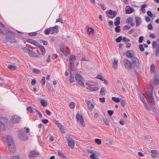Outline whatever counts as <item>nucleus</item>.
I'll return each instance as SVG.
<instances>
[{
  "label": "nucleus",
  "mask_w": 159,
  "mask_h": 159,
  "mask_svg": "<svg viewBox=\"0 0 159 159\" xmlns=\"http://www.w3.org/2000/svg\"><path fill=\"white\" fill-rule=\"evenodd\" d=\"M7 139L9 151L11 152L14 153L16 151V148L12 138L10 136H7Z\"/></svg>",
  "instance_id": "nucleus-1"
},
{
  "label": "nucleus",
  "mask_w": 159,
  "mask_h": 159,
  "mask_svg": "<svg viewBox=\"0 0 159 159\" xmlns=\"http://www.w3.org/2000/svg\"><path fill=\"white\" fill-rule=\"evenodd\" d=\"M58 26L56 25L54 27H50L45 29L44 34L47 35H48L50 34H53L58 33Z\"/></svg>",
  "instance_id": "nucleus-2"
},
{
  "label": "nucleus",
  "mask_w": 159,
  "mask_h": 159,
  "mask_svg": "<svg viewBox=\"0 0 159 159\" xmlns=\"http://www.w3.org/2000/svg\"><path fill=\"white\" fill-rule=\"evenodd\" d=\"M25 128L24 129H21L19 132L18 137L22 141H25L28 139L27 134L25 133Z\"/></svg>",
  "instance_id": "nucleus-3"
},
{
  "label": "nucleus",
  "mask_w": 159,
  "mask_h": 159,
  "mask_svg": "<svg viewBox=\"0 0 159 159\" xmlns=\"http://www.w3.org/2000/svg\"><path fill=\"white\" fill-rule=\"evenodd\" d=\"M7 120L4 117H0V129L2 131H4L5 129V127L4 124L6 123Z\"/></svg>",
  "instance_id": "nucleus-4"
},
{
  "label": "nucleus",
  "mask_w": 159,
  "mask_h": 159,
  "mask_svg": "<svg viewBox=\"0 0 159 159\" xmlns=\"http://www.w3.org/2000/svg\"><path fill=\"white\" fill-rule=\"evenodd\" d=\"M75 79L77 83L81 86H84V84L83 81V78L82 76L79 74H76L75 76Z\"/></svg>",
  "instance_id": "nucleus-5"
},
{
  "label": "nucleus",
  "mask_w": 159,
  "mask_h": 159,
  "mask_svg": "<svg viewBox=\"0 0 159 159\" xmlns=\"http://www.w3.org/2000/svg\"><path fill=\"white\" fill-rule=\"evenodd\" d=\"M76 117L77 121L80 122L82 126L84 127L85 124L84 123L82 115L81 114H80L79 113H77L76 114Z\"/></svg>",
  "instance_id": "nucleus-6"
},
{
  "label": "nucleus",
  "mask_w": 159,
  "mask_h": 159,
  "mask_svg": "<svg viewBox=\"0 0 159 159\" xmlns=\"http://www.w3.org/2000/svg\"><path fill=\"white\" fill-rule=\"evenodd\" d=\"M106 14L108 17L110 18L113 19L117 15V12L115 11H112L110 10L106 11Z\"/></svg>",
  "instance_id": "nucleus-7"
},
{
  "label": "nucleus",
  "mask_w": 159,
  "mask_h": 159,
  "mask_svg": "<svg viewBox=\"0 0 159 159\" xmlns=\"http://www.w3.org/2000/svg\"><path fill=\"white\" fill-rule=\"evenodd\" d=\"M39 154V152L35 150L31 151L28 154V156L30 159H34Z\"/></svg>",
  "instance_id": "nucleus-8"
},
{
  "label": "nucleus",
  "mask_w": 159,
  "mask_h": 159,
  "mask_svg": "<svg viewBox=\"0 0 159 159\" xmlns=\"http://www.w3.org/2000/svg\"><path fill=\"white\" fill-rule=\"evenodd\" d=\"M67 140L68 143V146L71 148H73L74 147L75 142L73 139L70 137H68Z\"/></svg>",
  "instance_id": "nucleus-9"
},
{
  "label": "nucleus",
  "mask_w": 159,
  "mask_h": 159,
  "mask_svg": "<svg viewBox=\"0 0 159 159\" xmlns=\"http://www.w3.org/2000/svg\"><path fill=\"white\" fill-rule=\"evenodd\" d=\"M21 120V118L16 115L13 116L11 118V122L14 124L18 123Z\"/></svg>",
  "instance_id": "nucleus-10"
},
{
  "label": "nucleus",
  "mask_w": 159,
  "mask_h": 159,
  "mask_svg": "<svg viewBox=\"0 0 159 159\" xmlns=\"http://www.w3.org/2000/svg\"><path fill=\"white\" fill-rule=\"evenodd\" d=\"M131 65L134 66L138 67L139 66V60L136 57H134L132 59Z\"/></svg>",
  "instance_id": "nucleus-11"
},
{
  "label": "nucleus",
  "mask_w": 159,
  "mask_h": 159,
  "mask_svg": "<svg viewBox=\"0 0 159 159\" xmlns=\"http://www.w3.org/2000/svg\"><path fill=\"white\" fill-rule=\"evenodd\" d=\"M124 64L125 67L128 69H130L131 68V63L127 59H124Z\"/></svg>",
  "instance_id": "nucleus-12"
},
{
  "label": "nucleus",
  "mask_w": 159,
  "mask_h": 159,
  "mask_svg": "<svg viewBox=\"0 0 159 159\" xmlns=\"http://www.w3.org/2000/svg\"><path fill=\"white\" fill-rule=\"evenodd\" d=\"M126 56L132 59L134 57V52L132 50H128L126 53Z\"/></svg>",
  "instance_id": "nucleus-13"
},
{
  "label": "nucleus",
  "mask_w": 159,
  "mask_h": 159,
  "mask_svg": "<svg viewBox=\"0 0 159 159\" xmlns=\"http://www.w3.org/2000/svg\"><path fill=\"white\" fill-rule=\"evenodd\" d=\"M135 19L136 26L138 27L141 24L142 22V19L141 18L138 16H135Z\"/></svg>",
  "instance_id": "nucleus-14"
},
{
  "label": "nucleus",
  "mask_w": 159,
  "mask_h": 159,
  "mask_svg": "<svg viewBox=\"0 0 159 159\" xmlns=\"http://www.w3.org/2000/svg\"><path fill=\"white\" fill-rule=\"evenodd\" d=\"M60 49L66 56L68 55V53L65 49V46L64 44H62L60 46Z\"/></svg>",
  "instance_id": "nucleus-15"
},
{
  "label": "nucleus",
  "mask_w": 159,
  "mask_h": 159,
  "mask_svg": "<svg viewBox=\"0 0 159 159\" xmlns=\"http://www.w3.org/2000/svg\"><path fill=\"white\" fill-rule=\"evenodd\" d=\"M26 41L27 42L32 44L36 46H39V43L36 41L30 39H28Z\"/></svg>",
  "instance_id": "nucleus-16"
},
{
  "label": "nucleus",
  "mask_w": 159,
  "mask_h": 159,
  "mask_svg": "<svg viewBox=\"0 0 159 159\" xmlns=\"http://www.w3.org/2000/svg\"><path fill=\"white\" fill-rule=\"evenodd\" d=\"M126 13L127 14L132 13L134 11V9L133 8L129 6H127L126 7Z\"/></svg>",
  "instance_id": "nucleus-17"
},
{
  "label": "nucleus",
  "mask_w": 159,
  "mask_h": 159,
  "mask_svg": "<svg viewBox=\"0 0 159 159\" xmlns=\"http://www.w3.org/2000/svg\"><path fill=\"white\" fill-rule=\"evenodd\" d=\"M87 104L88 106V108L89 110L91 111L94 107V105L90 100H88Z\"/></svg>",
  "instance_id": "nucleus-18"
},
{
  "label": "nucleus",
  "mask_w": 159,
  "mask_h": 159,
  "mask_svg": "<svg viewBox=\"0 0 159 159\" xmlns=\"http://www.w3.org/2000/svg\"><path fill=\"white\" fill-rule=\"evenodd\" d=\"M6 39L7 41H8L9 42L11 43H14L16 42V39L11 37L7 36L6 38Z\"/></svg>",
  "instance_id": "nucleus-19"
},
{
  "label": "nucleus",
  "mask_w": 159,
  "mask_h": 159,
  "mask_svg": "<svg viewBox=\"0 0 159 159\" xmlns=\"http://www.w3.org/2000/svg\"><path fill=\"white\" fill-rule=\"evenodd\" d=\"M86 89L90 91H97L98 90V88L97 86L87 87Z\"/></svg>",
  "instance_id": "nucleus-20"
},
{
  "label": "nucleus",
  "mask_w": 159,
  "mask_h": 159,
  "mask_svg": "<svg viewBox=\"0 0 159 159\" xmlns=\"http://www.w3.org/2000/svg\"><path fill=\"white\" fill-rule=\"evenodd\" d=\"M28 54L30 57H39L35 52L32 50H30Z\"/></svg>",
  "instance_id": "nucleus-21"
},
{
  "label": "nucleus",
  "mask_w": 159,
  "mask_h": 159,
  "mask_svg": "<svg viewBox=\"0 0 159 159\" xmlns=\"http://www.w3.org/2000/svg\"><path fill=\"white\" fill-rule=\"evenodd\" d=\"M118 61L116 59H115L112 63V67L115 69H116L118 67Z\"/></svg>",
  "instance_id": "nucleus-22"
},
{
  "label": "nucleus",
  "mask_w": 159,
  "mask_h": 159,
  "mask_svg": "<svg viewBox=\"0 0 159 159\" xmlns=\"http://www.w3.org/2000/svg\"><path fill=\"white\" fill-rule=\"evenodd\" d=\"M133 19L132 17L128 18L126 22L127 23H128L130 24L132 26H133L134 25V24L133 23Z\"/></svg>",
  "instance_id": "nucleus-23"
},
{
  "label": "nucleus",
  "mask_w": 159,
  "mask_h": 159,
  "mask_svg": "<svg viewBox=\"0 0 159 159\" xmlns=\"http://www.w3.org/2000/svg\"><path fill=\"white\" fill-rule=\"evenodd\" d=\"M39 48L40 51H41L42 55L44 56L45 53V49L43 46H42L39 44V46H37Z\"/></svg>",
  "instance_id": "nucleus-24"
},
{
  "label": "nucleus",
  "mask_w": 159,
  "mask_h": 159,
  "mask_svg": "<svg viewBox=\"0 0 159 159\" xmlns=\"http://www.w3.org/2000/svg\"><path fill=\"white\" fill-rule=\"evenodd\" d=\"M115 25L117 26L120 23V18L119 17H117L115 19Z\"/></svg>",
  "instance_id": "nucleus-25"
},
{
  "label": "nucleus",
  "mask_w": 159,
  "mask_h": 159,
  "mask_svg": "<svg viewBox=\"0 0 159 159\" xmlns=\"http://www.w3.org/2000/svg\"><path fill=\"white\" fill-rule=\"evenodd\" d=\"M17 68L16 66L12 65H9L8 66V68L12 70H15L17 69Z\"/></svg>",
  "instance_id": "nucleus-26"
},
{
  "label": "nucleus",
  "mask_w": 159,
  "mask_h": 159,
  "mask_svg": "<svg viewBox=\"0 0 159 159\" xmlns=\"http://www.w3.org/2000/svg\"><path fill=\"white\" fill-rule=\"evenodd\" d=\"M57 153L58 155L59 156H60L61 158H66V156L60 150H58L57 151Z\"/></svg>",
  "instance_id": "nucleus-27"
},
{
  "label": "nucleus",
  "mask_w": 159,
  "mask_h": 159,
  "mask_svg": "<svg viewBox=\"0 0 159 159\" xmlns=\"http://www.w3.org/2000/svg\"><path fill=\"white\" fill-rule=\"evenodd\" d=\"M88 31L90 35L93 34L94 33V30L93 28H88Z\"/></svg>",
  "instance_id": "nucleus-28"
},
{
  "label": "nucleus",
  "mask_w": 159,
  "mask_h": 159,
  "mask_svg": "<svg viewBox=\"0 0 159 159\" xmlns=\"http://www.w3.org/2000/svg\"><path fill=\"white\" fill-rule=\"evenodd\" d=\"M147 6V5L146 4H143L141 8L140 9V10L142 12V13H144L145 12L146 10L145 9V8Z\"/></svg>",
  "instance_id": "nucleus-29"
},
{
  "label": "nucleus",
  "mask_w": 159,
  "mask_h": 159,
  "mask_svg": "<svg viewBox=\"0 0 159 159\" xmlns=\"http://www.w3.org/2000/svg\"><path fill=\"white\" fill-rule=\"evenodd\" d=\"M33 72L36 74H39L40 73V71L39 70L36 68H34L32 70Z\"/></svg>",
  "instance_id": "nucleus-30"
},
{
  "label": "nucleus",
  "mask_w": 159,
  "mask_h": 159,
  "mask_svg": "<svg viewBox=\"0 0 159 159\" xmlns=\"http://www.w3.org/2000/svg\"><path fill=\"white\" fill-rule=\"evenodd\" d=\"M40 103L42 105L43 107H46L47 106V102L45 100H41Z\"/></svg>",
  "instance_id": "nucleus-31"
},
{
  "label": "nucleus",
  "mask_w": 159,
  "mask_h": 159,
  "mask_svg": "<svg viewBox=\"0 0 159 159\" xmlns=\"http://www.w3.org/2000/svg\"><path fill=\"white\" fill-rule=\"evenodd\" d=\"M70 81L71 83H73L75 81L74 76L71 73L70 75Z\"/></svg>",
  "instance_id": "nucleus-32"
},
{
  "label": "nucleus",
  "mask_w": 159,
  "mask_h": 159,
  "mask_svg": "<svg viewBox=\"0 0 159 159\" xmlns=\"http://www.w3.org/2000/svg\"><path fill=\"white\" fill-rule=\"evenodd\" d=\"M106 89L104 87H102L100 90V93L102 95H104L105 94Z\"/></svg>",
  "instance_id": "nucleus-33"
},
{
  "label": "nucleus",
  "mask_w": 159,
  "mask_h": 159,
  "mask_svg": "<svg viewBox=\"0 0 159 159\" xmlns=\"http://www.w3.org/2000/svg\"><path fill=\"white\" fill-rule=\"evenodd\" d=\"M139 96L141 100V101L143 102V103H145L146 102L144 98V95L142 94H141V93L139 94Z\"/></svg>",
  "instance_id": "nucleus-34"
},
{
  "label": "nucleus",
  "mask_w": 159,
  "mask_h": 159,
  "mask_svg": "<svg viewBox=\"0 0 159 159\" xmlns=\"http://www.w3.org/2000/svg\"><path fill=\"white\" fill-rule=\"evenodd\" d=\"M103 120L105 123V124L107 125L108 126L110 125L109 123L108 120L107 119L106 117H105L103 118Z\"/></svg>",
  "instance_id": "nucleus-35"
},
{
  "label": "nucleus",
  "mask_w": 159,
  "mask_h": 159,
  "mask_svg": "<svg viewBox=\"0 0 159 159\" xmlns=\"http://www.w3.org/2000/svg\"><path fill=\"white\" fill-rule=\"evenodd\" d=\"M70 59L72 61H74L76 60V57L74 55H70Z\"/></svg>",
  "instance_id": "nucleus-36"
},
{
  "label": "nucleus",
  "mask_w": 159,
  "mask_h": 159,
  "mask_svg": "<svg viewBox=\"0 0 159 159\" xmlns=\"http://www.w3.org/2000/svg\"><path fill=\"white\" fill-rule=\"evenodd\" d=\"M112 99L113 101L116 102H120V100L118 98L115 97H113L112 98Z\"/></svg>",
  "instance_id": "nucleus-37"
},
{
  "label": "nucleus",
  "mask_w": 159,
  "mask_h": 159,
  "mask_svg": "<svg viewBox=\"0 0 159 159\" xmlns=\"http://www.w3.org/2000/svg\"><path fill=\"white\" fill-rule=\"evenodd\" d=\"M96 78L99 79L103 81L104 80V79H103L102 76L100 74L98 75L96 77Z\"/></svg>",
  "instance_id": "nucleus-38"
},
{
  "label": "nucleus",
  "mask_w": 159,
  "mask_h": 159,
  "mask_svg": "<svg viewBox=\"0 0 159 159\" xmlns=\"http://www.w3.org/2000/svg\"><path fill=\"white\" fill-rule=\"evenodd\" d=\"M95 143L98 145H100L102 143V141L100 139H96L95 140Z\"/></svg>",
  "instance_id": "nucleus-39"
},
{
  "label": "nucleus",
  "mask_w": 159,
  "mask_h": 159,
  "mask_svg": "<svg viewBox=\"0 0 159 159\" xmlns=\"http://www.w3.org/2000/svg\"><path fill=\"white\" fill-rule=\"evenodd\" d=\"M75 107V103L73 102H71L69 104V107L71 109H74Z\"/></svg>",
  "instance_id": "nucleus-40"
},
{
  "label": "nucleus",
  "mask_w": 159,
  "mask_h": 159,
  "mask_svg": "<svg viewBox=\"0 0 159 159\" xmlns=\"http://www.w3.org/2000/svg\"><path fill=\"white\" fill-rule=\"evenodd\" d=\"M143 104L146 108L148 110L150 111V108L148 106V104L146 102L144 103Z\"/></svg>",
  "instance_id": "nucleus-41"
},
{
  "label": "nucleus",
  "mask_w": 159,
  "mask_h": 159,
  "mask_svg": "<svg viewBox=\"0 0 159 159\" xmlns=\"http://www.w3.org/2000/svg\"><path fill=\"white\" fill-rule=\"evenodd\" d=\"M115 31L117 32H119L120 31V27L119 26H117L115 28Z\"/></svg>",
  "instance_id": "nucleus-42"
},
{
  "label": "nucleus",
  "mask_w": 159,
  "mask_h": 159,
  "mask_svg": "<svg viewBox=\"0 0 159 159\" xmlns=\"http://www.w3.org/2000/svg\"><path fill=\"white\" fill-rule=\"evenodd\" d=\"M149 97L150 98H152V99H153V98H154L153 95V90H152L151 91H149Z\"/></svg>",
  "instance_id": "nucleus-43"
},
{
  "label": "nucleus",
  "mask_w": 159,
  "mask_h": 159,
  "mask_svg": "<svg viewBox=\"0 0 159 159\" xmlns=\"http://www.w3.org/2000/svg\"><path fill=\"white\" fill-rule=\"evenodd\" d=\"M27 110L30 112V113H32L33 112V110L32 108L30 107H28L26 108Z\"/></svg>",
  "instance_id": "nucleus-44"
},
{
  "label": "nucleus",
  "mask_w": 159,
  "mask_h": 159,
  "mask_svg": "<svg viewBox=\"0 0 159 159\" xmlns=\"http://www.w3.org/2000/svg\"><path fill=\"white\" fill-rule=\"evenodd\" d=\"M120 104L121 106L123 107H124L125 106V102L124 100L123 99L121 100L120 101Z\"/></svg>",
  "instance_id": "nucleus-45"
},
{
  "label": "nucleus",
  "mask_w": 159,
  "mask_h": 159,
  "mask_svg": "<svg viewBox=\"0 0 159 159\" xmlns=\"http://www.w3.org/2000/svg\"><path fill=\"white\" fill-rule=\"evenodd\" d=\"M96 154V153H93V154H91L90 155V157L92 159H97L95 156Z\"/></svg>",
  "instance_id": "nucleus-46"
},
{
  "label": "nucleus",
  "mask_w": 159,
  "mask_h": 159,
  "mask_svg": "<svg viewBox=\"0 0 159 159\" xmlns=\"http://www.w3.org/2000/svg\"><path fill=\"white\" fill-rule=\"evenodd\" d=\"M37 34L36 32H34L30 33L29 34V35L30 36H35L37 35Z\"/></svg>",
  "instance_id": "nucleus-47"
},
{
  "label": "nucleus",
  "mask_w": 159,
  "mask_h": 159,
  "mask_svg": "<svg viewBox=\"0 0 159 159\" xmlns=\"http://www.w3.org/2000/svg\"><path fill=\"white\" fill-rule=\"evenodd\" d=\"M122 37L121 36H119L116 39V41L117 42H120L122 40Z\"/></svg>",
  "instance_id": "nucleus-48"
},
{
  "label": "nucleus",
  "mask_w": 159,
  "mask_h": 159,
  "mask_svg": "<svg viewBox=\"0 0 159 159\" xmlns=\"http://www.w3.org/2000/svg\"><path fill=\"white\" fill-rule=\"evenodd\" d=\"M41 81L43 83L42 85L44 86L46 82L45 78V77H43L41 79Z\"/></svg>",
  "instance_id": "nucleus-49"
},
{
  "label": "nucleus",
  "mask_w": 159,
  "mask_h": 159,
  "mask_svg": "<svg viewBox=\"0 0 159 159\" xmlns=\"http://www.w3.org/2000/svg\"><path fill=\"white\" fill-rule=\"evenodd\" d=\"M144 37L143 36H141L139 37V43H142Z\"/></svg>",
  "instance_id": "nucleus-50"
},
{
  "label": "nucleus",
  "mask_w": 159,
  "mask_h": 159,
  "mask_svg": "<svg viewBox=\"0 0 159 159\" xmlns=\"http://www.w3.org/2000/svg\"><path fill=\"white\" fill-rule=\"evenodd\" d=\"M139 48L140 50L141 51H144V49L143 47V45H142L141 44H140L139 46Z\"/></svg>",
  "instance_id": "nucleus-51"
},
{
  "label": "nucleus",
  "mask_w": 159,
  "mask_h": 159,
  "mask_svg": "<svg viewBox=\"0 0 159 159\" xmlns=\"http://www.w3.org/2000/svg\"><path fill=\"white\" fill-rule=\"evenodd\" d=\"M159 80L157 79H155L154 81V84L155 85H157L159 84Z\"/></svg>",
  "instance_id": "nucleus-52"
},
{
  "label": "nucleus",
  "mask_w": 159,
  "mask_h": 159,
  "mask_svg": "<svg viewBox=\"0 0 159 159\" xmlns=\"http://www.w3.org/2000/svg\"><path fill=\"white\" fill-rule=\"evenodd\" d=\"M20 157L18 155L17 156H13L11 157L10 159H19Z\"/></svg>",
  "instance_id": "nucleus-53"
},
{
  "label": "nucleus",
  "mask_w": 159,
  "mask_h": 159,
  "mask_svg": "<svg viewBox=\"0 0 159 159\" xmlns=\"http://www.w3.org/2000/svg\"><path fill=\"white\" fill-rule=\"evenodd\" d=\"M148 15L151 17H152L153 16V14L152 12L150 11H148L147 12Z\"/></svg>",
  "instance_id": "nucleus-54"
},
{
  "label": "nucleus",
  "mask_w": 159,
  "mask_h": 159,
  "mask_svg": "<svg viewBox=\"0 0 159 159\" xmlns=\"http://www.w3.org/2000/svg\"><path fill=\"white\" fill-rule=\"evenodd\" d=\"M23 50L25 52L27 53L28 52V53L30 50V49L25 47L24 48H23Z\"/></svg>",
  "instance_id": "nucleus-55"
},
{
  "label": "nucleus",
  "mask_w": 159,
  "mask_h": 159,
  "mask_svg": "<svg viewBox=\"0 0 159 159\" xmlns=\"http://www.w3.org/2000/svg\"><path fill=\"white\" fill-rule=\"evenodd\" d=\"M155 67L154 65L153 64H152L151 65L150 67V70H151L154 71L155 70Z\"/></svg>",
  "instance_id": "nucleus-56"
},
{
  "label": "nucleus",
  "mask_w": 159,
  "mask_h": 159,
  "mask_svg": "<svg viewBox=\"0 0 159 159\" xmlns=\"http://www.w3.org/2000/svg\"><path fill=\"white\" fill-rule=\"evenodd\" d=\"M88 152H89L90 153H91V154H93V153H96V152L95 151H93L91 150H88Z\"/></svg>",
  "instance_id": "nucleus-57"
},
{
  "label": "nucleus",
  "mask_w": 159,
  "mask_h": 159,
  "mask_svg": "<svg viewBox=\"0 0 159 159\" xmlns=\"http://www.w3.org/2000/svg\"><path fill=\"white\" fill-rule=\"evenodd\" d=\"M42 122L44 124H46L48 122V120L47 119H42Z\"/></svg>",
  "instance_id": "nucleus-58"
},
{
  "label": "nucleus",
  "mask_w": 159,
  "mask_h": 159,
  "mask_svg": "<svg viewBox=\"0 0 159 159\" xmlns=\"http://www.w3.org/2000/svg\"><path fill=\"white\" fill-rule=\"evenodd\" d=\"M130 27L129 26H128L127 25H125L124 27V29L125 30H127L129 28H130Z\"/></svg>",
  "instance_id": "nucleus-59"
},
{
  "label": "nucleus",
  "mask_w": 159,
  "mask_h": 159,
  "mask_svg": "<svg viewBox=\"0 0 159 159\" xmlns=\"http://www.w3.org/2000/svg\"><path fill=\"white\" fill-rule=\"evenodd\" d=\"M148 28L149 30H151L152 29L153 27L151 24H150L148 25Z\"/></svg>",
  "instance_id": "nucleus-60"
},
{
  "label": "nucleus",
  "mask_w": 159,
  "mask_h": 159,
  "mask_svg": "<svg viewBox=\"0 0 159 159\" xmlns=\"http://www.w3.org/2000/svg\"><path fill=\"white\" fill-rule=\"evenodd\" d=\"M108 113L110 116H111L113 114L114 111L113 110H108Z\"/></svg>",
  "instance_id": "nucleus-61"
},
{
  "label": "nucleus",
  "mask_w": 159,
  "mask_h": 159,
  "mask_svg": "<svg viewBox=\"0 0 159 159\" xmlns=\"http://www.w3.org/2000/svg\"><path fill=\"white\" fill-rule=\"evenodd\" d=\"M99 100L101 103H103L105 102V98L104 97L100 98H99Z\"/></svg>",
  "instance_id": "nucleus-62"
},
{
  "label": "nucleus",
  "mask_w": 159,
  "mask_h": 159,
  "mask_svg": "<svg viewBox=\"0 0 159 159\" xmlns=\"http://www.w3.org/2000/svg\"><path fill=\"white\" fill-rule=\"evenodd\" d=\"M6 33H7V34H8L9 33H11L13 34H14V33L13 32H12V31H11V30H9V29H8L7 30Z\"/></svg>",
  "instance_id": "nucleus-63"
},
{
  "label": "nucleus",
  "mask_w": 159,
  "mask_h": 159,
  "mask_svg": "<svg viewBox=\"0 0 159 159\" xmlns=\"http://www.w3.org/2000/svg\"><path fill=\"white\" fill-rule=\"evenodd\" d=\"M123 41L125 42H128L130 41L129 39H127L126 37H124L123 39Z\"/></svg>",
  "instance_id": "nucleus-64"
}]
</instances>
